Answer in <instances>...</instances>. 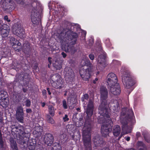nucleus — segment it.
I'll return each instance as SVG.
<instances>
[{"label": "nucleus", "instance_id": "4", "mask_svg": "<svg viewBox=\"0 0 150 150\" xmlns=\"http://www.w3.org/2000/svg\"><path fill=\"white\" fill-rule=\"evenodd\" d=\"M108 114L105 112L104 115L100 114L98 121L100 123H102L101 127V132L102 135L105 137L108 135L110 129L108 128L110 125L111 126L113 122L110 117V113L108 112Z\"/></svg>", "mask_w": 150, "mask_h": 150}, {"label": "nucleus", "instance_id": "52", "mask_svg": "<svg viewBox=\"0 0 150 150\" xmlns=\"http://www.w3.org/2000/svg\"><path fill=\"white\" fill-rule=\"evenodd\" d=\"M2 121L3 118L2 117V115L1 113V112H0V122H2Z\"/></svg>", "mask_w": 150, "mask_h": 150}, {"label": "nucleus", "instance_id": "34", "mask_svg": "<svg viewBox=\"0 0 150 150\" xmlns=\"http://www.w3.org/2000/svg\"><path fill=\"white\" fill-rule=\"evenodd\" d=\"M77 134L78 135L77 136L76 135V137L74 134H71V139L74 140L75 139L78 140V139H80V137H81V135L79 132L78 131Z\"/></svg>", "mask_w": 150, "mask_h": 150}, {"label": "nucleus", "instance_id": "15", "mask_svg": "<svg viewBox=\"0 0 150 150\" xmlns=\"http://www.w3.org/2000/svg\"><path fill=\"white\" fill-rule=\"evenodd\" d=\"M45 143L48 146H51L53 143L54 139L53 135L50 133H46L44 136Z\"/></svg>", "mask_w": 150, "mask_h": 150}, {"label": "nucleus", "instance_id": "59", "mask_svg": "<svg viewBox=\"0 0 150 150\" xmlns=\"http://www.w3.org/2000/svg\"><path fill=\"white\" fill-rule=\"evenodd\" d=\"M130 138L129 137H127L126 139V140L127 141H129L130 140Z\"/></svg>", "mask_w": 150, "mask_h": 150}, {"label": "nucleus", "instance_id": "60", "mask_svg": "<svg viewBox=\"0 0 150 150\" xmlns=\"http://www.w3.org/2000/svg\"><path fill=\"white\" fill-rule=\"evenodd\" d=\"M13 1H11V0H9V4H10V3H11V4H10V5H11V4H13V3H12Z\"/></svg>", "mask_w": 150, "mask_h": 150}, {"label": "nucleus", "instance_id": "5", "mask_svg": "<svg viewBox=\"0 0 150 150\" xmlns=\"http://www.w3.org/2000/svg\"><path fill=\"white\" fill-rule=\"evenodd\" d=\"M85 64L89 68H87L84 66L81 67L79 71L80 76L84 81H88L90 76L91 73L92 71L95 70V67L93 66L88 59L85 61Z\"/></svg>", "mask_w": 150, "mask_h": 150}, {"label": "nucleus", "instance_id": "21", "mask_svg": "<svg viewBox=\"0 0 150 150\" xmlns=\"http://www.w3.org/2000/svg\"><path fill=\"white\" fill-rule=\"evenodd\" d=\"M121 131V128L119 125H115L113 128L112 132L115 136H118L120 133Z\"/></svg>", "mask_w": 150, "mask_h": 150}, {"label": "nucleus", "instance_id": "48", "mask_svg": "<svg viewBox=\"0 0 150 150\" xmlns=\"http://www.w3.org/2000/svg\"><path fill=\"white\" fill-rule=\"evenodd\" d=\"M61 54L64 58H65L67 56L66 54L64 52H62V53Z\"/></svg>", "mask_w": 150, "mask_h": 150}, {"label": "nucleus", "instance_id": "47", "mask_svg": "<svg viewBox=\"0 0 150 150\" xmlns=\"http://www.w3.org/2000/svg\"><path fill=\"white\" fill-rule=\"evenodd\" d=\"M25 141H24L23 142V144H27V143L28 142V141L29 140V138H26V139H25Z\"/></svg>", "mask_w": 150, "mask_h": 150}, {"label": "nucleus", "instance_id": "19", "mask_svg": "<svg viewBox=\"0 0 150 150\" xmlns=\"http://www.w3.org/2000/svg\"><path fill=\"white\" fill-rule=\"evenodd\" d=\"M83 141L85 150H92L91 138L83 139Z\"/></svg>", "mask_w": 150, "mask_h": 150}, {"label": "nucleus", "instance_id": "22", "mask_svg": "<svg viewBox=\"0 0 150 150\" xmlns=\"http://www.w3.org/2000/svg\"><path fill=\"white\" fill-rule=\"evenodd\" d=\"M74 76V73L73 71L71 69L69 68V69L68 71H67L65 74V79L66 80L68 79L70 81L72 80Z\"/></svg>", "mask_w": 150, "mask_h": 150}, {"label": "nucleus", "instance_id": "17", "mask_svg": "<svg viewBox=\"0 0 150 150\" xmlns=\"http://www.w3.org/2000/svg\"><path fill=\"white\" fill-rule=\"evenodd\" d=\"M5 27H4L0 31L1 34L3 38L7 37L9 35L10 31V28L7 25L4 24Z\"/></svg>", "mask_w": 150, "mask_h": 150}, {"label": "nucleus", "instance_id": "3", "mask_svg": "<svg viewBox=\"0 0 150 150\" xmlns=\"http://www.w3.org/2000/svg\"><path fill=\"white\" fill-rule=\"evenodd\" d=\"M100 101L101 102L98 108L99 114L104 115V112L108 113L109 112L108 108L109 107V103L107 101L108 92L107 89L104 86L100 88Z\"/></svg>", "mask_w": 150, "mask_h": 150}, {"label": "nucleus", "instance_id": "12", "mask_svg": "<svg viewBox=\"0 0 150 150\" xmlns=\"http://www.w3.org/2000/svg\"><path fill=\"white\" fill-rule=\"evenodd\" d=\"M39 14L36 8H34L32 9L31 16V21L33 24H37L39 23L40 20L38 18Z\"/></svg>", "mask_w": 150, "mask_h": 150}, {"label": "nucleus", "instance_id": "6", "mask_svg": "<svg viewBox=\"0 0 150 150\" xmlns=\"http://www.w3.org/2000/svg\"><path fill=\"white\" fill-rule=\"evenodd\" d=\"M122 81L126 89H129V92H131L133 89L132 86L135 82L132 79L130 74L125 72L122 76Z\"/></svg>", "mask_w": 150, "mask_h": 150}, {"label": "nucleus", "instance_id": "37", "mask_svg": "<svg viewBox=\"0 0 150 150\" xmlns=\"http://www.w3.org/2000/svg\"><path fill=\"white\" fill-rule=\"evenodd\" d=\"M83 98H81V101L83 102L84 101V99L88 100L89 98V96L87 94H85L83 96Z\"/></svg>", "mask_w": 150, "mask_h": 150}, {"label": "nucleus", "instance_id": "55", "mask_svg": "<svg viewBox=\"0 0 150 150\" xmlns=\"http://www.w3.org/2000/svg\"><path fill=\"white\" fill-rule=\"evenodd\" d=\"M47 92H48V93L50 95L51 94V93L50 91L49 88H47Z\"/></svg>", "mask_w": 150, "mask_h": 150}, {"label": "nucleus", "instance_id": "11", "mask_svg": "<svg viewBox=\"0 0 150 150\" xmlns=\"http://www.w3.org/2000/svg\"><path fill=\"white\" fill-rule=\"evenodd\" d=\"M107 82L109 86L118 84L117 78L115 74L112 73L109 74L107 76Z\"/></svg>", "mask_w": 150, "mask_h": 150}, {"label": "nucleus", "instance_id": "63", "mask_svg": "<svg viewBox=\"0 0 150 150\" xmlns=\"http://www.w3.org/2000/svg\"><path fill=\"white\" fill-rule=\"evenodd\" d=\"M50 65H51V64H50V63H49V64H48V67H49V68H50Z\"/></svg>", "mask_w": 150, "mask_h": 150}, {"label": "nucleus", "instance_id": "39", "mask_svg": "<svg viewBox=\"0 0 150 150\" xmlns=\"http://www.w3.org/2000/svg\"><path fill=\"white\" fill-rule=\"evenodd\" d=\"M25 105L26 107H29L31 105V102L29 99H27L25 102Z\"/></svg>", "mask_w": 150, "mask_h": 150}, {"label": "nucleus", "instance_id": "54", "mask_svg": "<svg viewBox=\"0 0 150 150\" xmlns=\"http://www.w3.org/2000/svg\"><path fill=\"white\" fill-rule=\"evenodd\" d=\"M102 50L101 47L100 46H99V50H98V51H99V52H102Z\"/></svg>", "mask_w": 150, "mask_h": 150}, {"label": "nucleus", "instance_id": "50", "mask_svg": "<svg viewBox=\"0 0 150 150\" xmlns=\"http://www.w3.org/2000/svg\"><path fill=\"white\" fill-rule=\"evenodd\" d=\"M26 110L27 113H31L32 112V110L30 109H27Z\"/></svg>", "mask_w": 150, "mask_h": 150}, {"label": "nucleus", "instance_id": "25", "mask_svg": "<svg viewBox=\"0 0 150 150\" xmlns=\"http://www.w3.org/2000/svg\"><path fill=\"white\" fill-rule=\"evenodd\" d=\"M52 147V150H61L62 147L61 145L57 143H55L53 145Z\"/></svg>", "mask_w": 150, "mask_h": 150}, {"label": "nucleus", "instance_id": "13", "mask_svg": "<svg viewBox=\"0 0 150 150\" xmlns=\"http://www.w3.org/2000/svg\"><path fill=\"white\" fill-rule=\"evenodd\" d=\"M108 88L110 92L113 95H117L120 93V86L118 83L109 86Z\"/></svg>", "mask_w": 150, "mask_h": 150}, {"label": "nucleus", "instance_id": "43", "mask_svg": "<svg viewBox=\"0 0 150 150\" xmlns=\"http://www.w3.org/2000/svg\"><path fill=\"white\" fill-rule=\"evenodd\" d=\"M55 67H56L57 69L59 70L62 67V66L61 64H59V65H57L55 64Z\"/></svg>", "mask_w": 150, "mask_h": 150}, {"label": "nucleus", "instance_id": "61", "mask_svg": "<svg viewBox=\"0 0 150 150\" xmlns=\"http://www.w3.org/2000/svg\"><path fill=\"white\" fill-rule=\"evenodd\" d=\"M67 91H65V93L64 94V96H66L67 95Z\"/></svg>", "mask_w": 150, "mask_h": 150}, {"label": "nucleus", "instance_id": "41", "mask_svg": "<svg viewBox=\"0 0 150 150\" xmlns=\"http://www.w3.org/2000/svg\"><path fill=\"white\" fill-rule=\"evenodd\" d=\"M35 145H30L28 146L29 150H35Z\"/></svg>", "mask_w": 150, "mask_h": 150}, {"label": "nucleus", "instance_id": "9", "mask_svg": "<svg viewBox=\"0 0 150 150\" xmlns=\"http://www.w3.org/2000/svg\"><path fill=\"white\" fill-rule=\"evenodd\" d=\"M91 125L86 122L84 125L82 133L83 139L91 138Z\"/></svg>", "mask_w": 150, "mask_h": 150}, {"label": "nucleus", "instance_id": "51", "mask_svg": "<svg viewBox=\"0 0 150 150\" xmlns=\"http://www.w3.org/2000/svg\"><path fill=\"white\" fill-rule=\"evenodd\" d=\"M42 93L43 95H45L47 93L46 91L45 90H43L42 91Z\"/></svg>", "mask_w": 150, "mask_h": 150}, {"label": "nucleus", "instance_id": "46", "mask_svg": "<svg viewBox=\"0 0 150 150\" xmlns=\"http://www.w3.org/2000/svg\"><path fill=\"white\" fill-rule=\"evenodd\" d=\"M137 144L138 146H143L144 144L142 142H138L137 143Z\"/></svg>", "mask_w": 150, "mask_h": 150}, {"label": "nucleus", "instance_id": "7", "mask_svg": "<svg viewBox=\"0 0 150 150\" xmlns=\"http://www.w3.org/2000/svg\"><path fill=\"white\" fill-rule=\"evenodd\" d=\"M12 31L14 34L20 38H23L24 36L25 31L20 23H16L13 25Z\"/></svg>", "mask_w": 150, "mask_h": 150}, {"label": "nucleus", "instance_id": "42", "mask_svg": "<svg viewBox=\"0 0 150 150\" xmlns=\"http://www.w3.org/2000/svg\"><path fill=\"white\" fill-rule=\"evenodd\" d=\"M4 19L5 21H7L8 22H10L11 20L9 19L7 16H5L4 17Z\"/></svg>", "mask_w": 150, "mask_h": 150}, {"label": "nucleus", "instance_id": "62", "mask_svg": "<svg viewBox=\"0 0 150 150\" xmlns=\"http://www.w3.org/2000/svg\"><path fill=\"white\" fill-rule=\"evenodd\" d=\"M127 150H136L135 149H128Z\"/></svg>", "mask_w": 150, "mask_h": 150}, {"label": "nucleus", "instance_id": "56", "mask_svg": "<svg viewBox=\"0 0 150 150\" xmlns=\"http://www.w3.org/2000/svg\"><path fill=\"white\" fill-rule=\"evenodd\" d=\"M98 80V78H96L95 79V80H93V82L95 84L96 83V81H97Z\"/></svg>", "mask_w": 150, "mask_h": 150}, {"label": "nucleus", "instance_id": "1", "mask_svg": "<svg viewBox=\"0 0 150 150\" xmlns=\"http://www.w3.org/2000/svg\"><path fill=\"white\" fill-rule=\"evenodd\" d=\"M120 122L122 125V132L120 136L118 138V140L123 135L130 133L132 131V126L135 122L134 117L132 110H129L126 113L122 111L121 113Z\"/></svg>", "mask_w": 150, "mask_h": 150}, {"label": "nucleus", "instance_id": "45", "mask_svg": "<svg viewBox=\"0 0 150 150\" xmlns=\"http://www.w3.org/2000/svg\"><path fill=\"white\" fill-rule=\"evenodd\" d=\"M63 119L64 121H68L69 120V118H68V116L67 115H65L64 117H63Z\"/></svg>", "mask_w": 150, "mask_h": 150}, {"label": "nucleus", "instance_id": "20", "mask_svg": "<svg viewBox=\"0 0 150 150\" xmlns=\"http://www.w3.org/2000/svg\"><path fill=\"white\" fill-rule=\"evenodd\" d=\"M105 57L104 54H101L98 56V63L101 65L103 67H105L106 66Z\"/></svg>", "mask_w": 150, "mask_h": 150}, {"label": "nucleus", "instance_id": "40", "mask_svg": "<svg viewBox=\"0 0 150 150\" xmlns=\"http://www.w3.org/2000/svg\"><path fill=\"white\" fill-rule=\"evenodd\" d=\"M16 40H15V38L13 37H11L10 38V42L12 43H13V44H14L16 42Z\"/></svg>", "mask_w": 150, "mask_h": 150}, {"label": "nucleus", "instance_id": "23", "mask_svg": "<svg viewBox=\"0 0 150 150\" xmlns=\"http://www.w3.org/2000/svg\"><path fill=\"white\" fill-rule=\"evenodd\" d=\"M23 51L25 53L28 54L30 51V44L28 43H25L23 44Z\"/></svg>", "mask_w": 150, "mask_h": 150}, {"label": "nucleus", "instance_id": "24", "mask_svg": "<svg viewBox=\"0 0 150 150\" xmlns=\"http://www.w3.org/2000/svg\"><path fill=\"white\" fill-rule=\"evenodd\" d=\"M21 44L19 42V41L17 40H16V42L14 44L12 45V47L15 50L17 51H19L21 49Z\"/></svg>", "mask_w": 150, "mask_h": 150}, {"label": "nucleus", "instance_id": "38", "mask_svg": "<svg viewBox=\"0 0 150 150\" xmlns=\"http://www.w3.org/2000/svg\"><path fill=\"white\" fill-rule=\"evenodd\" d=\"M62 104L63 107L64 109H67V108L68 106L67 105V102L65 100H63Z\"/></svg>", "mask_w": 150, "mask_h": 150}, {"label": "nucleus", "instance_id": "8", "mask_svg": "<svg viewBox=\"0 0 150 150\" xmlns=\"http://www.w3.org/2000/svg\"><path fill=\"white\" fill-rule=\"evenodd\" d=\"M52 79L54 82L52 83L53 87L56 88H61L63 87V82L61 76L57 74L52 76Z\"/></svg>", "mask_w": 150, "mask_h": 150}, {"label": "nucleus", "instance_id": "36", "mask_svg": "<svg viewBox=\"0 0 150 150\" xmlns=\"http://www.w3.org/2000/svg\"><path fill=\"white\" fill-rule=\"evenodd\" d=\"M4 148V143L2 138V134L0 135V148L3 149Z\"/></svg>", "mask_w": 150, "mask_h": 150}, {"label": "nucleus", "instance_id": "26", "mask_svg": "<svg viewBox=\"0 0 150 150\" xmlns=\"http://www.w3.org/2000/svg\"><path fill=\"white\" fill-rule=\"evenodd\" d=\"M11 148L12 150H18L16 143L13 140L10 141Z\"/></svg>", "mask_w": 150, "mask_h": 150}, {"label": "nucleus", "instance_id": "64", "mask_svg": "<svg viewBox=\"0 0 150 150\" xmlns=\"http://www.w3.org/2000/svg\"><path fill=\"white\" fill-rule=\"evenodd\" d=\"M99 71H98L97 72L96 74L97 75H98L99 74Z\"/></svg>", "mask_w": 150, "mask_h": 150}, {"label": "nucleus", "instance_id": "58", "mask_svg": "<svg viewBox=\"0 0 150 150\" xmlns=\"http://www.w3.org/2000/svg\"><path fill=\"white\" fill-rule=\"evenodd\" d=\"M42 106L43 107H44L45 105V103L43 102V103H42Z\"/></svg>", "mask_w": 150, "mask_h": 150}, {"label": "nucleus", "instance_id": "49", "mask_svg": "<svg viewBox=\"0 0 150 150\" xmlns=\"http://www.w3.org/2000/svg\"><path fill=\"white\" fill-rule=\"evenodd\" d=\"M52 59L51 57H49L48 58V60L49 61V63H50V64H51L52 63V61H51V59Z\"/></svg>", "mask_w": 150, "mask_h": 150}, {"label": "nucleus", "instance_id": "30", "mask_svg": "<svg viewBox=\"0 0 150 150\" xmlns=\"http://www.w3.org/2000/svg\"><path fill=\"white\" fill-rule=\"evenodd\" d=\"M67 131H71L73 133L74 132V130L75 129V126L74 125H67Z\"/></svg>", "mask_w": 150, "mask_h": 150}, {"label": "nucleus", "instance_id": "2", "mask_svg": "<svg viewBox=\"0 0 150 150\" xmlns=\"http://www.w3.org/2000/svg\"><path fill=\"white\" fill-rule=\"evenodd\" d=\"M67 28L64 29L59 35V39L60 43L63 45H64L69 42L68 41L74 39V43H75L76 38L78 37L76 33L73 32L71 30V26L70 23L66 21Z\"/></svg>", "mask_w": 150, "mask_h": 150}, {"label": "nucleus", "instance_id": "53", "mask_svg": "<svg viewBox=\"0 0 150 150\" xmlns=\"http://www.w3.org/2000/svg\"><path fill=\"white\" fill-rule=\"evenodd\" d=\"M136 136L137 137H138L140 136L141 134L139 132H137L136 133Z\"/></svg>", "mask_w": 150, "mask_h": 150}, {"label": "nucleus", "instance_id": "28", "mask_svg": "<svg viewBox=\"0 0 150 150\" xmlns=\"http://www.w3.org/2000/svg\"><path fill=\"white\" fill-rule=\"evenodd\" d=\"M16 119L18 121L21 123H23L24 121V114L16 115Z\"/></svg>", "mask_w": 150, "mask_h": 150}, {"label": "nucleus", "instance_id": "44", "mask_svg": "<svg viewBox=\"0 0 150 150\" xmlns=\"http://www.w3.org/2000/svg\"><path fill=\"white\" fill-rule=\"evenodd\" d=\"M89 57L90 59L91 60H93L95 58L94 55L92 54H91L89 55Z\"/></svg>", "mask_w": 150, "mask_h": 150}, {"label": "nucleus", "instance_id": "10", "mask_svg": "<svg viewBox=\"0 0 150 150\" xmlns=\"http://www.w3.org/2000/svg\"><path fill=\"white\" fill-rule=\"evenodd\" d=\"M94 107V99L90 98L87 105L86 113L88 117H91L93 114Z\"/></svg>", "mask_w": 150, "mask_h": 150}, {"label": "nucleus", "instance_id": "29", "mask_svg": "<svg viewBox=\"0 0 150 150\" xmlns=\"http://www.w3.org/2000/svg\"><path fill=\"white\" fill-rule=\"evenodd\" d=\"M48 111L52 117L54 116V108L52 105H50L48 106Z\"/></svg>", "mask_w": 150, "mask_h": 150}, {"label": "nucleus", "instance_id": "33", "mask_svg": "<svg viewBox=\"0 0 150 150\" xmlns=\"http://www.w3.org/2000/svg\"><path fill=\"white\" fill-rule=\"evenodd\" d=\"M16 114H24L23 109L21 106H19L17 107L16 110Z\"/></svg>", "mask_w": 150, "mask_h": 150}, {"label": "nucleus", "instance_id": "27", "mask_svg": "<svg viewBox=\"0 0 150 150\" xmlns=\"http://www.w3.org/2000/svg\"><path fill=\"white\" fill-rule=\"evenodd\" d=\"M119 106V104L118 101L116 100H115L113 101L112 103H111V107H114L113 108V110H115L117 109V108H118Z\"/></svg>", "mask_w": 150, "mask_h": 150}, {"label": "nucleus", "instance_id": "14", "mask_svg": "<svg viewBox=\"0 0 150 150\" xmlns=\"http://www.w3.org/2000/svg\"><path fill=\"white\" fill-rule=\"evenodd\" d=\"M93 141L96 147L101 146L104 142L103 139L98 134H97L93 137Z\"/></svg>", "mask_w": 150, "mask_h": 150}, {"label": "nucleus", "instance_id": "18", "mask_svg": "<svg viewBox=\"0 0 150 150\" xmlns=\"http://www.w3.org/2000/svg\"><path fill=\"white\" fill-rule=\"evenodd\" d=\"M42 128L41 126H36L34 128L33 134L35 137H40L42 132Z\"/></svg>", "mask_w": 150, "mask_h": 150}, {"label": "nucleus", "instance_id": "31", "mask_svg": "<svg viewBox=\"0 0 150 150\" xmlns=\"http://www.w3.org/2000/svg\"><path fill=\"white\" fill-rule=\"evenodd\" d=\"M7 95V93L6 92L3 91H0V100H5Z\"/></svg>", "mask_w": 150, "mask_h": 150}, {"label": "nucleus", "instance_id": "16", "mask_svg": "<svg viewBox=\"0 0 150 150\" xmlns=\"http://www.w3.org/2000/svg\"><path fill=\"white\" fill-rule=\"evenodd\" d=\"M74 43H73L72 42H70L67 46L64 47V50L67 52H69L71 54H74L76 51V50L74 47Z\"/></svg>", "mask_w": 150, "mask_h": 150}, {"label": "nucleus", "instance_id": "57", "mask_svg": "<svg viewBox=\"0 0 150 150\" xmlns=\"http://www.w3.org/2000/svg\"><path fill=\"white\" fill-rule=\"evenodd\" d=\"M23 91L25 93L26 92L27 90V89H26V88H23Z\"/></svg>", "mask_w": 150, "mask_h": 150}, {"label": "nucleus", "instance_id": "32", "mask_svg": "<svg viewBox=\"0 0 150 150\" xmlns=\"http://www.w3.org/2000/svg\"><path fill=\"white\" fill-rule=\"evenodd\" d=\"M46 120L47 122L51 124H53L54 123V120L49 115H47Z\"/></svg>", "mask_w": 150, "mask_h": 150}, {"label": "nucleus", "instance_id": "35", "mask_svg": "<svg viewBox=\"0 0 150 150\" xmlns=\"http://www.w3.org/2000/svg\"><path fill=\"white\" fill-rule=\"evenodd\" d=\"M142 134L144 135V137L145 140L148 143L150 142V137L149 135L148 134H146L143 133Z\"/></svg>", "mask_w": 150, "mask_h": 150}]
</instances>
